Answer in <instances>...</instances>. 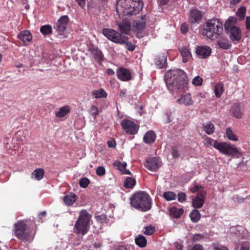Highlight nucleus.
Wrapping results in <instances>:
<instances>
[{
  "mask_svg": "<svg viewBox=\"0 0 250 250\" xmlns=\"http://www.w3.org/2000/svg\"><path fill=\"white\" fill-rule=\"evenodd\" d=\"M36 225L34 219H25L18 220L13 225L14 235L20 241L31 242L36 234Z\"/></svg>",
  "mask_w": 250,
  "mask_h": 250,
  "instance_id": "1",
  "label": "nucleus"
},
{
  "mask_svg": "<svg viewBox=\"0 0 250 250\" xmlns=\"http://www.w3.org/2000/svg\"><path fill=\"white\" fill-rule=\"evenodd\" d=\"M167 88L171 91L184 90L188 85V80L185 72L178 69L167 72L165 76Z\"/></svg>",
  "mask_w": 250,
  "mask_h": 250,
  "instance_id": "2",
  "label": "nucleus"
},
{
  "mask_svg": "<svg viewBox=\"0 0 250 250\" xmlns=\"http://www.w3.org/2000/svg\"><path fill=\"white\" fill-rule=\"evenodd\" d=\"M223 31V23L216 18L208 20L199 27V32L201 35L211 40L219 39Z\"/></svg>",
  "mask_w": 250,
  "mask_h": 250,
  "instance_id": "3",
  "label": "nucleus"
},
{
  "mask_svg": "<svg viewBox=\"0 0 250 250\" xmlns=\"http://www.w3.org/2000/svg\"><path fill=\"white\" fill-rule=\"evenodd\" d=\"M143 7L142 0H119L117 2L116 12L123 19L126 16L136 15Z\"/></svg>",
  "mask_w": 250,
  "mask_h": 250,
  "instance_id": "4",
  "label": "nucleus"
},
{
  "mask_svg": "<svg viewBox=\"0 0 250 250\" xmlns=\"http://www.w3.org/2000/svg\"><path fill=\"white\" fill-rule=\"evenodd\" d=\"M130 201L132 207L139 211L146 212L151 208V199L145 191L135 193L131 196Z\"/></svg>",
  "mask_w": 250,
  "mask_h": 250,
  "instance_id": "5",
  "label": "nucleus"
},
{
  "mask_svg": "<svg viewBox=\"0 0 250 250\" xmlns=\"http://www.w3.org/2000/svg\"><path fill=\"white\" fill-rule=\"evenodd\" d=\"M91 215L85 209L82 210L80 212L78 219L76 222L74 229L77 234L84 235L88 231L90 228V221Z\"/></svg>",
  "mask_w": 250,
  "mask_h": 250,
  "instance_id": "6",
  "label": "nucleus"
},
{
  "mask_svg": "<svg viewBox=\"0 0 250 250\" xmlns=\"http://www.w3.org/2000/svg\"><path fill=\"white\" fill-rule=\"evenodd\" d=\"M214 148L220 153L229 156H232L239 153V151L236 147L227 142H216Z\"/></svg>",
  "mask_w": 250,
  "mask_h": 250,
  "instance_id": "7",
  "label": "nucleus"
},
{
  "mask_svg": "<svg viewBox=\"0 0 250 250\" xmlns=\"http://www.w3.org/2000/svg\"><path fill=\"white\" fill-rule=\"evenodd\" d=\"M108 0H88L87 8L88 13L99 14L104 12L107 7Z\"/></svg>",
  "mask_w": 250,
  "mask_h": 250,
  "instance_id": "8",
  "label": "nucleus"
},
{
  "mask_svg": "<svg viewBox=\"0 0 250 250\" xmlns=\"http://www.w3.org/2000/svg\"><path fill=\"white\" fill-rule=\"evenodd\" d=\"M102 33L109 40L119 44H124L127 39V37L122 36L121 34L117 32L115 30L109 28H104L102 30Z\"/></svg>",
  "mask_w": 250,
  "mask_h": 250,
  "instance_id": "9",
  "label": "nucleus"
},
{
  "mask_svg": "<svg viewBox=\"0 0 250 250\" xmlns=\"http://www.w3.org/2000/svg\"><path fill=\"white\" fill-rule=\"evenodd\" d=\"M124 130L130 135H134L138 132L139 126L133 121L128 119H124L121 123Z\"/></svg>",
  "mask_w": 250,
  "mask_h": 250,
  "instance_id": "10",
  "label": "nucleus"
},
{
  "mask_svg": "<svg viewBox=\"0 0 250 250\" xmlns=\"http://www.w3.org/2000/svg\"><path fill=\"white\" fill-rule=\"evenodd\" d=\"M145 167L148 170L155 172L160 167V161L156 157H149L146 159Z\"/></svg>",
  "mask_w": 250,
  "mask_h": 250,
  "instance_id": "11",
  "label": "nucleus"
},
{
  "mask_svg": "<svg viewBox=\"0 0 250 250\" xmlns=\"http://www.w3.org/2000/svg\"><path fill=\"white\" fill-rule=\"evenodd\" d=\"M68 20L69 19L67 16H62L58 20L57 23L54 26V28L58 32L60 33H62L67 28Z\"/></svg>",
  "mask_w": 250,
  "mask_h": 250,
  "instance_id": "12",
  "label": "nucleus"
},
{
  "mask_svg": "<svg viewBox=\"0 0 250 250\" xmlns=\"http://www.w3.org/2000/svg\"><path fill=\"white\" fill-rule=\"evenodd\" d=\"M88 51L92 55V58L95 61L101 62L103 61L104 55L98 47L93 44L88 46Z\"/></svg>",
  "mask_w": 250,
  "mask_h": 250,
  "instance_id": "13",
  "label": "nucleus"
},
{
  "mask_svg": "<svg viewBox=\"0 0 250 250\" xmlns=\"http://www.w3.org/2000/svg\"><path fill=\"white\" fill-rule=\"evenodd\" d=\"M117 76L118 78L122 81H128L131 79V75L130 71L124 67H120L117 69Z\"/></svg>",
  "mask_w": 250,
  "mask_h": 250,
  "instance_id": "14",
  "label": "nucleus"
},
{
  "mask_svg": "<svg viewBox=\"0 0 250 250\" xmlns=\"http://www.w3.org/2000/svg\"><path fill=\"white\" fill-rule=\"evenodd\" d=\"M196 53L200 58L205 59L210 55L211 49L207 45L198 46L196 48Z\"/></svg>",
  "mask_w": 250,
  "mask_h": 250,
  "instance_id": "15",
  "label": "nucleus"
},
{
  "mask_svg": "<svg viewBox=\"0 0 250 250\" xmlns=\"http://www.w3.org/2000/svg\"><path fill=\"white\" fill-rule=\"evenodd\" d=\"M207 195L206 192H203L198 195L192 200V206L195 208H201L205 201Z\"/></svg>",
  "mask_w": 250,
  "mask_h": 250,
  "instance_id": "16",
  "label": "nucleus"
},
{
  "mask_svg": "<svg viewBox=\"0 0 250 250\" xmlns=\"http://www.w3.org/2000/svg\"><path fill=\"white\" fill-rule=\"evenodd\" d=\"M203 18V14L201 11L197 9H192L190 11L189 21L191 24L199 23Z\"/></svg>",
  "mask_w": 250,
  "mask_h": 250,
  "instance_id": "17",
  "label": "nucleus"
},
{
  "mask_svg": "<svg viewBox=\"0 0 250 250\" xmlns=\"http://www.w3.org/2000/svg\"><path fill=\"white\" fill-rule=\"evenodd\" d=\"M116 25L118 26V29L123 34L127 35L130 31V22L126 18L124 17L122 21L121 22L118 21Z\"/></svg>",
  "mask_w": 250,
  "mask_h": 250,
  "instance_id": "18",
  "label": "nucleus"
},
{
  "mask_svg": "<svg viewBox=\"0 0 250 250\" xmlns=\"http://www.w3.org/2000/svg\"><path fill=\"white\" fill-rule=\"evenodd\" d=\"M146 16H142L140 19L133 21L132 26L137 33H141L146 27Z\"/></svg>",
  "mask_w": 250,
  "mask_h": 250,
  "instance_id": "19",
  "label": "nucleus"
},
{
  "mask_svg": "<svg viewBox=\"0 0 250 250\" xmlns=\"http://www.w3.org/2000/svg\"><path fill=\"white\" fill-rule=\"evenodd\" d=\"M226 32L229 35V38L232 42L238 41L241 38V31L238 27Z\"/></svg>",
  "mask_w": 250,
  "mask_h": 250,
  "instance_id": "20",
  "label": "nucleus"
},
{
  "mask_svg": "<svg viewBox=\"0 0 250 250\" xmlns=\"http://www.w3.org/2000/svg\"><path fill=\"white\" fill-rule=\"evenodd\" d=\"M177 103L180 104H184L186 106L192 105L194 101L192 100L191 95L190 93L182 94L177 100Z\"/></svg>",
  "mask_w": 250,
  "mask_h": 250,
  "instance_id": "21",
  "label": "nucleus"
},
{
  "mask_svg": "<svg viewBox=\"0 0 250 250\" xmlns=\"http://www.w3.org/2000/svg\"><path fill=\"white\" fill-rule=\"evenodd\" d=\"M167 56L165 53H162L157 56L155 59V64L157 67L161 69L165 67L167 65Z\"/></svg>",
  "mask_w": 250,
  "mask_h": 250,
  "instance_id": "22",
  "label": "nucleus"
},
{
  "mask_svg": "<svg viewBox=\"0 0 250 250\" xmlns=\"http://www.w3.org/2000/svg\"><path fill=\"white\" fill-rule=\"evenodd\" d=\"M18 38L23 42L25 44L26 42H30L32 39V35L31 33L28 30H24L21 32L18 35Z\"/></svg>",
  "mask_w": 250,
  "mask_h": 250,
  "instance_id": "23",
  "label": "nucleus"
},
{
  "mask_svg": "<svg viewBox=\"0 0 250 250\" xmlns=\"http://www.w3.org/2000/svg\"><path fill=\"white\" fill-rule=\"evenodd\" d=\"M113 165L118 169L122 171L123 174L131 175L130 171L126 169V167L127 166L126 162H123L122 163L119 161H116L114 162Z\"/></svg>",
  "mask_w": 250,
  "mask_h": 250,
  "instance_id": "24",
  "label": "nucleus"
},
{
  "mask_svg": "<svg viewBox=\"0 0 250 250\" xmlns=\"http://www.w3.org/2000/svg\"><path fill=\"white\" fill-rule=\"evenodd\" d=\"M77 198V196L75 193L71 192L64 196L63 201L66 206H72L76 202Z\"/></svg>",
  "mask_w": 250,
  "mask_h": 250,
  "instance_id": "25",
  "label": "nucleus"
},
{
  "mask_svg": "<svg viewBox=\"0 0 250 250\" xmlns=\"http://www.w3.org/2000/svg\"><path fill=\"white\" fill-rule=\"evenodd\" d=\"M237 20L235 17H230L226 21L224 24L225 30L226 31L233 29L237 26L235 25Z\"/></svg>",
  "mask_w": 250,
  "mask_h": 250,
  "instance_id": "26",
  "label": "nucleus"
},
{
  "mask_svg": "<svg viewBox=\"0 0 250 250\" xmlns=\"http://www.w3.org/2000/svg\"><path fill=\"white\" fill-rule=\"evenodd\" d=\"M170 216L174 218H179L184 213V210L182 208H178L175 207H172L169 209Z\"/></svg>",
  "mask_w": 250,
  "mask_h": 250,
  "instance_id": "27",
  "label": "nucleus"
},
{
  "mask_svg": "<svg viewBox=\"0 0 250 250\" xmlns=\"http://www.w3.org/2000/svg\"><path fill=\"white\" fill-rule=\"evenodd\" d=\"M179 50L183 57V62L184 63L187 62L191 56V54L189 49L187 47L183 46L180 48Z\"/></svg>",
  "mask_w": 250,
  "mask_h": 250,
  "instance_id": "28",
  "label": "nucleus"
},
{
  "mask_svg": "<svg viewBox=\"0 0 250 250\" xmlns=\"http://www.w3.org/2000/svg\"><path fill=\"white\" fill-rule=\"evenodd\" d=\"M156 139V135L152 131H147L144 137V141L146 144H151L153 143Z\"/></svg>",
  "mask_w": 250,
  "mask_h": 250,
  "instance_id": "29",
  "label": "nucleus"
},
{
  "mask_svg": "<svg viewBox=\"0 0 250 250\" xmlns=\"http://www.w3.org/2000/svg\"><path fill=\"white\" fill-rule=\"evenodd\" d=\"M44 174V170L42 168H36L31 174V178L39 181L42 179Z\"/></svg>",
  "mask_w": 250,
  "mask_h": 250,
  "instance_id": "30",
  "label": "nucleus"
},
{
  "mask_svg": "<svg viewBox=\"0 0 250 250\" xmlns=\"http://www.w3.org/2000/svg\"><path fill=\"white\" fill-rule=\"evenodd\" d=\"M70 111V107L69 105H65L61 107L58 112L55 113L56 116L59 118H62L65 116Z\"/></svg>",
  "mask_w": 250,
  "mask_h": 250,
  "instance_id": "31",
  "label": "nucleus"
},
{
  "mask_svg": "<svg viewBox=\"0 0 250 250\" xmlns=\"http://www.w3.org/2000/svg\"><path fill=\"white\" fill-rule=\"evenodd\" d=\"M230 110L234 117L239 119L242 117V113L241 111L240 105L239 104H234Z\"/></svg>",
  "mask_w": 250,
  "mask_h": 250,
  "instance_id": "32",
  "label": "nucleus"
},
{
  "mask_svg": "<svg viewBox=\"0 0 250 250\" xmlns=\"http://www.w3.org/2000/svg\"><path fill=\"white\" fill-rule=\"evenodd\" d=\"M224 91V85L222 82L218 83L215 84L214 92L217 98H220L223 93Z\"/></svg>",
  "mask_w": 250,
  "mask_h": 250,
  "instance_id": "33",
  "label": "nucleus"
},
{
  "mask_svg": "<svg viewBox=\"0 0 250 250\" xmlns=\"http://www.w3.org/2000/svg\"><path fill=\"white\" fill-rule=\"evenodd\" d=\"M92 96L96 99L106 98L107 94L103 88L98 90H95L92 92Z\"/></svg>",
  "mask_w": 250,
  "mask_h": 250,
  "instance_id": "34",
  "label": "nucleus"
},
{
  "mask_svg": "<svg viewBox=\"0 0 250 250\" xmlns=\"http://www.w3.org/2000/svg\"><path fill=\"white\" fill-rule=\"evenodd\" d=\"M135 244L141 248H144L146 246L147 244L146 239L144 236L139 235L135 239Z\"/></svg>",
  "mask_w": 250,
  "mask_h": 250,
  "instance_id": "35",
  "label": "nucleus"
},
{
  "mask_svg": "<svg viewBox=\"0 0 250 250\" xmlns=\"http://www.w3.org/2000/svg\"><path fill=\"white\" fill-rule=\"evenodd\" d=\"M189 216L192 222L196 223L200 220L201 214L199 210L196 209H194L190 213Z\"/></svg>",
  "mask_w": 250,
  "mask_h": 250,
  "instance_id": "36",
  "label": "nucleus"
},
{
  "mask_svg": "<svg viewBox=\"0 0 250 250\" xmlns=\"http://www.w3.org/2000/svg\"><path fill=\"white\" fill-rule=\"evenodd\" d=\"M136 184V180L131 177L126 178L124 181V187L126 188H131Z\"/></svg>",
  "mask_w": 250,
  "mask_h": 250,
  "instance_id": "37",
  "label": "nucleus"
},
{
  "mask_svg": "<svg viewBox=\"0 0 250 250\" xmlns=\"http://www.w3.org/2000/svg\"><path fill=\"white\" fill-rule=\"evenodd\" d=\"M204 129L208 134H212L214 132V126L212 123L208 122L204 125Z\"/></svg>",
  "mask_w": 250,
  "mask_h": 250,
  "instance_id": "38",
  "label": "nucleus"
},
{
  "mask_svg": "<svg viewBox=\"0 0 250 250\" xmlns=\"http://www.w3.org/2000/svg\"><path fill=\"white\" fill-rule=\"evenodd\" d=\"M52 27L49 24H46L42 26L40 28V32L44 36L48 35L52 33Z\"/></svg>",
  "mask_w": 250,
  "mask_h": 250,
  "instance_id": "39",
  "label": "nucleus"
},
{
  "mask_svg": "<svg viewBox=\"0 0 250 250\" xmlns=\"http://www.w3.org/2000/svg\"><path fill=\"white\" fill-rule=\"evenodd\" d=\"M226 136L229 140L232 141H237L238 137L233 133L232 129L230 127H228L226 129Z\"/></svg>",
  "mask_w": 250,
  "mask_h": 250,
  "instance_id": "40",
  "label": "nucleus"
},
{
  "mask_svg": "<svg viewBox=\"0 0 250 250\" xmlns=\"http://www.w3.org/2000/svg\"><path fill=\"white\" fill-rule=\"evenodd\" d=\"M219 46L223 49H229L230 48L231 45L228 40H222L217 42Z\"/></svg>",
  "mask_w": 250,
  "mask_h": 250,
  "instance_id": "41",
  "label": "nucleus"
},
{
  "mask_svg": "<svg viewBox=\"0 0 250 250\" xmlns=\"http://www.w3.org/2000/svg\"><path fill=\"white\" fill-rule=\"evenodd\" d=\"M163 197L167 201H171L176 199V195L172 191H167L164 193Z\"/></svg>",
  "mask_w": 250,
  "mask_h": 250,
  "instance_id": "42",
  "label": "nucleus"
},
{
  "mask_svg": "<svg viewBox=\"0 0 250 250\" xmlns=\"http://www.w3.org/2000/svg\"><path fill=\"white\" fill-rule=\"evenodd\" d=\"M216 142H218L217 140H214L211 138L207 137L205 139L204 141V145L207 147H208L210 146H213L214 147V144Z\"/></svg>",
  "mask_w": 250,
  "mask_h": 250,
  "instance_id": "43",
  "label": "nucleus"
},
{
  "mask_svg": "<svg viewBox=\"0 0 250 250\" xmlns=\"http://www.w3.org/2000/svg\"><path fill=\"white\" fill-rule=\"evenodd\" d=\"M191 191L192 193L198 192V194H200L203 192H206L204 190V187L202 186L196 185L193 186L191 189Z\"/></svg>",
  "mask_w": 250,
  "mask_h": 250,
  "instance_id": "44",
  "label": "nucleus"
},
{
  "mask_svg": "<svg viewBox=\"0 0 250 250\" xmlns=\"http://www.w3.org/2000/svg\"><path fill=\"white\" fill-rule=\"evenodd\" d=\"M246 10V8L244 7H241L238 9L236 12V14L240 20L243 19L245 17Z\"/></svg>",
  "mask_w": 250,
  "mask_h": 250,
  "instance_id": "45",
  "label": "nucleus"
},
{
  "mask_svg": "<svg viewBox=\"0 0 250 250\" xmlns=\"http://www.w3.org/2000/svg\"><path fill=\"white\" fill-rule=\"evenodd\" d=\"M89 183V179L85 177L81 179L79 182L80 186L83 188H87Z\"/></svg>",
  "mask_w": 250,
  "mask_h": 250,
  "instance_id": "46",
  "label": "nucleus"
},
{
  "mask_svg": "<svg viewBox=\"0 0 250 250\" xmlns=\"http://www.w3.org/2000/svg\"><path fill=\"white\" fill-rule=\"evenodd\" d=\"M96 173L97 175L102 176L105 174V169L103 166H99L97 167L96 170Z\"/></svg>",
  "mask_w": 250,
  "mask_h": 250,
  "instance_id": "47",
  "label": "nucleus"
},
{
  "mask_svg": "<svg viewBox=\"0 0 250 250\" xmlns=\"http://www.w3.org/2000/svg\"><path fill=\"white\" fill-rule=\"evenodd\" d=\"M90 110L91 115L93 116L95 119L96 116L99 114L98 107L96 105H93L90 107Z\"/></svg>",
  "mask_w": 250,
  "mask_h": 250,
  "instance_id": "48",
  "label": "nucleus"
},
{
  "mask_svg": "<svg viewBox=\"0 0 250 250\" xmlns=\"http://www.w3.org/2000/svg\"><path fill=\"white\" fill-rule=\"evenodd\" d=\"M203 83V79L200 76H196L192 80V83L196 86H201Z\"/></svg>",
  "mask_w": 250,
  "mask_h": 250,
  "instance_id": "49",
  "label": "nucleus"
},
{
  "mask_svg": "<svg viewBox=\"0 0 250 250\" xmlns=\"http://www.w3.org/2000/svg\"><path fill=\"white\" fill-rule=\"evenodd\" d=\"M127 39L125 40V43H124L125 44V48L131 51L134 50L136 47L135 45L132 42H127Z\"/></svg>",
  "mask_w": 250,
  "mask_h": 250,
  "instance_id": "50",
  "label": "nucleus"
},
{
  "mask_svg": "<svg viewBox=\"0 0 250 250\" xmlns=\"http://www.w3.org/2000/svg\"><path fill=\"white\" fill-rule=\"evenodd\" d=\"M144 233L146 235H150L154 232V228L152 226L146 227Z\"/></svg>",
  "mask_w": 250,
  "mask_h": 250,
  "instance_id": "51",
  "label": "nucleus"
},
{
  "mask_svg": "<svg viewBox=\"0 0 250 250\" xmlns=\"http://www.w3.org/2000/svg\"><path fill=\"white\" fill-rule=\"evenodd\" d=\"M189 29L188 25L186 23H183L182 24L181 26V32L182 34H185L187 33Z\"/></svg>",
  "mask_w": 250,
  "mask_h": 250,
  "instance_id": "52",
  "label": "nucleus"
},
{
  "mask_svg": "<svg viewBox=\"0 0 250 250\" xmlns=\"http://www.w3.org/2000/svg\"><path fill=\"white\" fill-rule=\"evenodd\" d=\"M204 238V236L200 234H194L192 238V242H195L197 241H199L202 240Z\"/></svg>",
  "mask_w": 250,
  "mask_h": 250,
  "instance_id": "53",
  "label": "nucleus"
},
{
  "mask_svg": "<svg viewBox=\"0 0 250 250\" xmlns=\"http://www.w3.org/2000/svg\"><path fill=\"white\" fill-rule=\"evenodd\" d=\"M178 201L180 202H184L186 201V195L184 192H180L178 194Z\"/></svg>",
  "mask_w": 250,
  "mask_h": 250,
  "instance_id": "54",
  "label": "nucleus"
},
{
  "mask_svg": "<svg viewBox=\"0 0 250 250\" xmlns=\"http://www.w3.org/2000/svg\"><path fill=\"white\" fill-rule=\"evenodd\" d=\"M172 155L173 158L175 159L178 158L181 156L178 150L175 147L172 148Z\"/></svg>",
  "mask_w": 250,
  "mask_h": 250,
  "instance_id": "55",
  "label": "nucleus"
},
{
  "mask_svg": "<svg viewBox=\"0 0 250 250\" xmlns=\"http://www.w3.org/2000/svg\"><path fill=\"white\" fill-rule=\"evenodd\" d=\"M214 250H228L226 247L223 246L218 244H215L213 245Z\"/></svg>",
  "mask_w": 250,
  "mask_h": 250,
  "instance_id": "56",
  "label": "nucleus"
},
{
  "mask_svg": "<svg viewBox=\"0 0 250 250\" xmlns=\"http://www.w3.org/2000/svg\"><path fill=\"white\" fill-rule=\"evenodd\" d=\"M96 217L97 220L102 223H103L104 222H105L106 219V215L104 214L97 216Z\"/></svg>",
  "mask_w": 250,
  "mask_h": 250,
  "instance_id": "57",
  "label": "nucleus"
},
{
  "mask_svg": "<svg viewBox=\"0 0 250 250\" xmlns=\"http://www.w3.org/2000/svg\"><path fill=\"white\" fill-rule=\"evenodd\" d=\"M188 250H204V249L202 245L199 244H197Z\"/></svg>",
  "mask_w": 250,
  "mask_h": 250,
  "instance_id": "58",
  "label": "nucleus"
},
{
  "mask_svg": "<svg viewBox=\"0 0 250 250\" xmlns=\"http://www.w3.org/2000/svg\"><path fill=\"white\" fill-rule=\"evenodd\" d=\"M108 146L110 148H114L116 146V142L114 140L108 141L107 142Z\"/></svg>",
  "mask_w": 250,
  "mask_h": 250,
  "instance_id": "59",
  "label": "nucleus"
},
{
  "mask_svg": "<svg viewBox=\"0 0 250 250\" xmlns=\"http://www.w3.org/2000/svg\"><path fill=\"white\" fill-rule=\"evenodd\" d=\"M246 27L248 30H250V16H248L246 17Z\"/></svg>",
  "mask_w": 250,
  "mask_h": 250,
  "instance_id": "60",
  "label": "nucleus"
},
{
  "mask_svg": "<svg viewBox=\"0 0 250 250\" xmlns=\"http://www.w3.org/2000/svg\"><path fill=\"white\" fill-rule=\"evenodd\" d=\"M76 1L82 8H83L85 6V0H76Z\"/></svg>",
  "mask_w": 250,
  "mask_h": 250,
  "instance_id": "61",
  "label": "nucleus"
},
{
  "mask_svg": "<svg viewBox=\"0 0 250 250\" xmlns=\"http://www.w3.org/2000/svg\"><path fill=\"white\" fill-rule=\"evenodd\" d=\"M106 73L109 76H112V75H114L115 72H114V70L112 69H111V68H108L106 70Z\"/></svg>",
  "mask_w": 250,
  "mask_h": 250,
  "instance_id": "62",
  "label": "nucleus"
},
{
  "mask_svg": "<svg viewBox=\"0 0 250 250\" xmlns=\"http://www.w3.org/2000/svg\"><path fill=\"white\" fill-rule=\"evenodd\" d=\"M46 215V212L45 211H42L39 214V218L40 219H42L43 217Z\"/></svg>",
  "mask_w": 250,
  "mask_h": 250,
  "instance_id": "63",
  "label": "nucleus"
},
{
  "mask_svg": "<svg viewBox=\"0 0 250 250\" xmlns=\"http://www.w3.org/2000/svg\"><path fill=\"white\" fill-rule=\"evenodd\" d=\"M250 247L246 244H243L241 247L240 250H249Z\"/></svg>",
  "mask_w": 250,
  "mask_h": 250,
  "instance_id": "64",
  "label": "nucleus"
}]
</instances>
